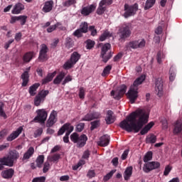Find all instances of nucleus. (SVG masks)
<instances>
[{"instance_id": "obj_44", "label": "nucleus", "mask_w": 182, "mask_h": 182, "mask_svg": "<svg viewBox=\"0 0 182 182\" xmlns=\"http://www.w3.org/2000/svg\"><path fill=\"white\" fill-rule=\"evenodd\" d=\"M78 96L80 99H85V96H86V90H85V87H80L79 89Z\"/></svg>"}, {"instance_id": "obj_62", "label": "nucleus", "mask_w": 182, "mask_h": 182, "mask_svg": "<svg viewBox=\"0 0 182 182\" xmlns=\"http://www.w3.org/2000/svg\"><path fill=\"white\" fill-rule=\"evenodd\" d=\"M95 46V41L92 40L87 41V49H92Z\"/></svg>"}, {"instance_id": "obj_57", "label": "nucleus", "mask_w": 182, "mask_h": 182, "mask_svg": "<svg viewBox=\"0 0 182 182\" xmlns=\"http://www.w3.org/2000/svg\"><path fill=\"white\" fill-rule=\"evenodd\" d=\"M45 181H46V178L45 176L36 177L32 180V182H45Z\"/></svg>"}, {"instance_id": "obj_8", "label": "nucleus", "mask_w": 182, "mask_h": 182, "mask_svg": "<svg viewBox=\"0 0 182 182\" xmlns=\"http://www.w3.org/2000/svg\"><path fill=\"white\" fill-rule=\"evenodd\" d=\"M127 90V86L122 85L120 87L119 90H112L110 95L114 97V99H115V100H120L121 98L123 97V96H124L126 94Z\"/></svg>"}, {"instance_id": "obj_18", "label": "nucleus", "mask_w": 182, "mask_h": 182, "mask_svg": "<svg viewBox=\"0 0 182 182\" xmlns=\"http://www.w3.org/2000/svg\"><path fill=\"white\" fill-rule=\"evenodd\" d=\"M96 9V5L91 4L90 6L83 7L81 10V14L84 16H87Z\"/></svg>"}, {"instance_id": "obj_6", "label": "nucleus", "mask_w": 182, "mask_h": 182, "mask_svg": "<svg viewBox=\"0 0 182 182\" xmlns=\"http://www.w3.org/2000/svg\"><path fill=\"white\" fill-rule=\"evenodd\" d=\"M110 48H112V46L109 43L104 44L102 47L101 58H102V61L105 63H107V61L113 56V53L112 51L109 52ZM107 52L108 54H107Z\"/></svg>"}, {"instance_id": "obj_61", "label": "nucleus", "mask_w": 182, "mask_h": 182, "mask_svg": "<svg viewBox=\"0 0 182 182\" xmlns=\"http://www.w3.org/2000/svg\"><path fill=\"white\" fill-rule=\"evenodd\" d=\"M83 129H85V123H80L76 127V132H82Z\"/></svg>"}, {"instance_id": "obj_27", "label": "nucleus", "mask_w": 182, "mask_h": 182, "mask_svg": "<svg viewBox=\"0 0 182 182\" xmlns=\"http://www.w3.org/2000/svg\"><path fill=\"white\" fill-rule=\"evenodd\" d=\"M33 153H35V149L33 147L31 146L27 151L23 154V160H28V159H31L32 156H33Z\"/></svg>"}, {"instance_id": "obj_43", "label": "nucleus", "mask_w": 182, "mask_h": 182, "mask_svg": "<svg viewBox=\"0 0 182 182\" xmlns=\"http://www.w3.org/2000/svg\"><path fill=\"white\" fill-rule=\"evenodd\" d=\"M153 159V152L151 151H148L146 155L144 157V163H147Z\"/></svg>"}, {"instance_id": "obj_39", "label": "nucleus", "mask_w": 182, "mask_h": 182, "mask_svg": "<svg viewBox=\"0 0 182 182\" xmlns=\"http://www.w3.org/2000/svg\"><path fill=\"white\" fill-rule=\"evenodd\" d=\"M5 105L4 102H0V117H4V119H8V116H6V113L4 111V107Z\"/></svg>"}, {"instance_id": "obj_11", "label": "nucleus", "mask_w": 182, "mask_h": 182, "mask_svg": "<svg viewBox=\"0 0 182 182\" xmlns=\"http://www.w3.org/2000/svg\"><path fill=\"white\" fill-rule=\"evenodd\" d=\"M160 163L157 161H151L147 162L144 164L143 171L144 173H150V171H153V170H156L159 168Z\"/></svg>"}, {"instance_id": "obj_32", "label": "nucleus", "mask_w": 182, "mask_h": 182, "mask_svg": "<svg viewBox=\"0 0 182 182\" xmlns=\"http://www.w3.org/2000/svg\"><path fill=\"white\" fill-rule=\"evenodd\" d=\"M65 73L62 72L60 73L59 75L56 76V77L53 80L54 85H60V82L65 79Z\"/></svg>"}, {"instance_id": "obj_9", "label": "nucleus", "mask_w": 182, "mask_h": 182, "mask_svg": "<svg viewBox=\"0 0 182 182\" xmlns=\"http://www.w3.org/2000/svg\"><path fill=\"white\" fill-rule=\"evenodd\" d=\"M37 116L33 119V122H38V123H45L48 119V112L45 109H37Z\"/></svg>"}, {"instance_id": "obj_3", "label": "nucleus", "mask_w": 182, "mask_h": 182, "mask_svg": "<svg viewBox=\"0 0 182 182\" xmlns=\"http://www.w3.org/2000/svg\"><path fill=\"white\" fill-rule=\"evenodd\" d=\"M19 159V152L16 150H13L9 152L8 156H4L0 158V170L4 168V166H7L8 167H13L14 162Z\"/></svg>"}, {"instance_id": "obj_55", "label": "nucleus", "mask_w": 182, "mask_h": 182, "mask_svg": "<svg viewBox=\"0 0 182 182\" xmlns=\"http://www.w3.org/2000/svg\"><path fill=\"white\" fill-rule=\"evenodd\" d=\"M42 102V98L39 97V95H36L34 99V105L35 106H41V102Z\"/></svg>"}, {"instance_id": "obj_51", "label": "nucleus", "mask_w": 182, "mask_h": 182, "mask_svg": "<svg viewBox=\"0 0 182 182\" xmlns=\"http://www.w3.org/2000/svg\"><path fill=\"white\" fill-rule=\"evenodd\" d=\"M76 4V0H67L63 3V6L69 7Z\"/></svg>"}, {"instance_id": "obj_45", "label": "nucleus", "mask_w": 182, "mask_h": 182, "mask_svg": "<svg viewBox=\"0 0 182 182\" xmlns=\"http://www.w3.org/2000/svg\"><path fill=\"white\" fill-rule=\"evenodd\" d=\"M164 58H165V55H164V53H163V52H161V51L158 52L157 55H156V60H157L158 63H159V64L162 63L163 59H164Z\"/></svg>"}, {"instance_id": "obj_40", "label": "nucleus", "mask_w": 182, "mask_h": 182, "mask_svg": "<svg viewBox=\"0 0 182 182\" xmlns=\"http://www.w3.org/2000/svg\"><path fill=\"white\" fill-rule=\"evenodd\" d=\"M90 131L93 132V130H95V129H97V127H99V126H100V120H95L94 122H90Z\"/></svg>"}, {"instance_id": "obj_41", "label": "nucleus", "mask_w": 182, "mask_h": 182, "mask_svg": "<svg viewBox=\"0 0 182 182\" xmlns=\"http://www.w3.org/2000/svg\"><path fill=\"white\" fill-rule=\"evenodd\" d=\"M110 70H112V65H107L103 70L102 76H103V77H105V76H107V75L110 74Z\"/></svg>"}, {"instance_id": "obj_13", "label": "nucleus", "mask_w": 182, "mask_h": 182, "mask_svg": "<svg viewBox=\"0 0 182 182\" xmlns=\"http://www.w3.org/2000/svg\"><path fill=\"white\" fill-rule=\"evenodd\" d=\"M155 90L159 97L163 96V78L158 77L155 80Z\"/></svg>"}, {"instance_id": "obj_24", "label": "nucleus", "mask_w": 182, "mask_h": 182, "mask_svg": "<svg viewBox=\"0 0 182 182\" xmlns=\"http://www.w3.org/2000/svg\"><path fill=\"white\" fill-rule=\"evenodd\" d=\"M55 76H56V71H54L53 73H49L47 76L42 80V85H46L47 83H49V82H52Z\"/></svg>"}, {"instance_id": "obj_12", "label": "nucleus", "mask_w": 182, "mask_h": 182, "mask_svg": "<svg viewBox=\"0 0 182 182\" xmlns=\"http://www.w3.org/2000/svg\"><path fill=\"white\" fill-rule=\"evenodd\" d=\"M49 52V48H48V46L46 44L43 43L41 45V50L39 52V56L38 59L39 60H46L48 58V53Z\"/></svg>"}, {"instance_id": "obj_35", "label": "nucleus", "mask_w": 182, "mask_h": 182, "mask_svg": "<svg viewBox=\"0 0 182 182\" xmlns=\"http://www.w3.org/2000/svg\"><path fill=\"white\" fill-rule=\"evenodd\" d=\"M43 161H45V156L39 155L36 160V166L38 167V168H42Z\"/></svg>"}, {"instance_id": "obj_54", "label": "nucleus", "mask_w": 182, "mask_h": 182, "mask_svg": "<svg viewBox=\"0 0 182 182\" xmlns=\"http://www.w3.org/2000/svg\"><path fill=\"white\" fill-rule=\"evenodd\" d=\"M59 159H60V154H55L53 156L50 158V161H53V163H55V161H58Z\"/></svg>"}, {"instance_id": "obj_64", "label": "nucleus", "mask_w": 182, "mask_h": 182, "mask_svg": "<svg viewBox=\"0 0 182 182\" xmlns=\"http://www.w3.org/2000/svg\"><path fill=\"white\" fill-rule=\"evenodd\" d=\"M95 176H96V173L95 172V170H90L87 173V177H88V178H93V177H95Z\"/></svg>"}, {"instance_id": "obj_36", "label": "nucleus", "mask_w": 182, "mask_h": 182, "mask_svg": "<svg viewBox=\"0 0 182 182\" xmlns=\"http://www.w3.org/2000/svg\"><path fill=\"white\" fill-rule=\"evenodd\" d=\"M112 34L110 33V31L106 30L100 36V42H103L104 41H106L107 38H112Z\"/></svg>"}, {"instance_id": "obj_30", "label": "nucleus", "mask_w": 182, "mask_h": 182, "mask_svg": "<svg viewBox=\"0 0 182 182\" xmlns=\"http://www.w3.org/2000/svg\"><path fill=\"white\" fill-rule=\"evenodd\" d=\"M156 141H157V136L153 134L148 135L146 138V144H154Z\"/></svg>"}, {"instance_id": "obj_33", "label": "nucleus", "mask_w": 182, "mask_h": 182, "mask_svg": "<svg viewBox=\"0 0 182 182\" xmlns=\"http://www.w3.org/2000/svg\"><path fill=\"white\" fill-rule=\"evenodd\" d=\"M80 59V54L75 51L72 53L70 60L74 64L76 65V63Z\"/></svg>"}, {"instance_id": "obj_23", "label": "nucleus", "mask_w": 182, "mask_h": 182, "mask_svg": "<svg viewBox=\"0 0 182 182\" xmlns=\"http://www.w3.org/2000/svg\"><path fill=\"white\" fill-rule=\"evenodd\" d=\"M14 174H15V171L12 168H9L1 172L2 178L6 179L12 178V177H14Z\"/></svg>"}, {"instance_id": "obj_7", "label": "nucleus", "mask_w": 182, "mask_h": 182, "mask_svg": "<svg viewBox=\"0 0 182 182\" xmlns=\"http://www.w3.org/2000/svg\"><path fill=\"white\" fill-rule=\"evenodd\" d=\"M118 35L119 36V39H122V41H125L127 38H130V36L132 35L130 26L126 25L119 28Z\"/></svg>"}, {"instance_id": "obj_28", "label": "nucleus", "mask_w": 182, "mask_h": 182, "mask_svg": "<svg viewBox=\"0 0 182 182\" xmlns=\"http://www.w3.org/2000/svg\"><path fill=\"white\" fill-rule=\"evenodd\" d=\"M154 126V123L153 122H149L148 124H146L140 132V134L141 136H144V134H147L149 133V131Z\"/></svg>"}, {"instance_id": "obj_59", "label": "nucleus", "mask_w": 182, "mask_h": 182, "mask_svg": "<svg viewBox=\"0 0 182 182\" xmlns=\"http://www.w3.org/2000/svg\"><path fill=\"white\" fill-rule=\"evenodd\" d=\"M72 80H73L72 76L70 75H68L65 77L64 80L62 82V85L65 86L66 83H69V82H72Z\"/></svg>"}, {"instance_id": "obj_1", "label": "nucleus", "mask_w": 182, "mask_h": 182, "mask_svg": "<svg viewBox=\"0 0 182 182\" xmlns=\"http://www.w3.org/2000/svg\"><path fill=\"white\" fill-rule=\"evenodd\" d=\"M148 122L149 114L143 109H136L119 123V127L128 133H132V132L139 133Z\"/></svg>"}, {"instance_id": "obj_16", "label": "nucleus", "mask_w": 182, "mask_h": 182, "mask_svg": "<svg viewBox=\"0 0 182 182\" xmlns=\"http://www.w3.org/2000/svg\"><path fill=\"white\" fill-rule=\"evenodd\" d=\"M25 9V5L21 2L16 3L11 10V14L13 15H19V14L22 13V11Z\"/></svg>"}, {"instance_id": "obj_5", "label": "nucleus", "mask_w": 182, "mask_h": 182, "mask_svg": "<svg viewBox=\"0 0 182 182\" xmlns=\"http://www.w3.org/2000/svg\"><path fill=\"white\" fill-rule=\"evenodd\" d=\"M124 14L123 15L126 18H130V16H134V14L139 11V4L135 3L134 5H129L125 4L124 6Z\"/></svg>"}, {"instance_id": "obj_10", "label": "nucleus", "mask_w": 182, "mask_h": 182, "mask_svg": "<svg viewBox=\"0 0 182 182\" xmlns=\"http://www.w3.org/2000/svg\"><path fill=\"white\" fill-rule=\"evenodd\" d=\"M65 132H67L65 135L66 137H69L70 133L73 132V126H71L70 123L69 122L64 124L61 127V128L58 132V135L62 136V134H63V133H65Z\"/></svg>"}, {"instance_id": "obj_19", "label": "nucleus", "mask_w": 182, "mask_h": 182, "mask_svg": "<svg viewBox=\"0 0 182 182\" xmlns=\"http://www.w3.org/2000/svg\"><path fill=\"white\" fill-rule=\"evenodd\" d=\"M109 143H110V136L108 135H103L100 138L97 144L100 146V147H106L107 146H109Z\"/></svg>"}, {"instance_id": "obj_38", "label": "nucleus", "mask_w": 182, "mask_h": 182, "mask_svg": "<svg viewBox=\"0 0 182 182\" xmlns=\"http://www.w3.org/2000/svg\"><path fill=\"white\" fill-rule=\"evenodd\" d=\"M80 30H81L84 33H87V31H89V25L87 22H82L80 25Z\"/></svg>"}, {"instance_id": "obj_31", "label": "nucleus", "mask_w": 182, "mask_h": 182, "mask_svg": "<svg viewBox=\"0 0 182 182\" xmlns=\"http://www.w3.org/2000/svg\"><path fill=\"white\" fill-rule=\"evenodd\" d=\"M39 86H41L39 83H35L29 87L28 92L31 96H35V95H36V90H38Z\"/></svg>"}, {"instance_id": "obj_63", "label": "nucleus", "mask_w": 182, "mask_h": 182, "mask_svg": "<svg viewBox=\"0 0 182 182\" xmlns=\"http://www.w3.org/2000/svg\"><path fill=\"white\" fill-rule=\"evenodd\" d=\"M171 166H170L169 165L166 166L164 171V176H168V174H170V171H171Z\"/></svg>"}, {"instance_id": "obj_14", "label": "nucleus", "mask_w": 182, "mask_h": 182, "mask_svg": "<svg viewBox=\"0 0 182 182\" xmlns=\"http://www.w3.org/2000/svg\"><path fill=\"white\" fill-rule=\"evenodd\" d=\"M102 114L100 112H94L92 113L87 114L85 117L82 119V122H92V120H95L96 119H100Z\"/></svg>"}, {"instance_id": "obj_46", "label": "nucleus", "mask_w": 182, "mask_h": 182, "mask_svg": "<svg viewBox=\"0 0 182 182\" xmlns=\"http://www.w3.org/2000/svg\"><path fill=\"white\" fill-rule=\"evenodd\" d=\"M116 173V170H112L109 173H108L107 175L104 176V181H109L113 177V174Z\"/></svg>"}, {"instance_id": "obj_34", "label": "nucleus", "mask_w": 182, "mask_h": 182, "mask_svg": "<svg viewBox=\"0 0 182 182\" xmlns=\"http://www.w3.org/2000/svg\"><path fill=\"white\" fill-rule=\"evenodd\" d=\"M65 45L67 49H70V48H73V46H75V41H73V39H72V38L67 37L65 38Z\"/></svg>"}, {"instance_id": "obj_17", "label": "nucleus", "mask_w": 182, "mask_h": 182, "mask_svg": "<svg viewBox=\"0 0 182 182\" xmlns=\"http://www.w3.org/2000/svg\"><path fill=\"white\" fill-rule=\"evenodd\" d=\"M23 130V128L22 127H19L16 131L13 132L7 138V141H14L15 139H17V137H19V134L22 133V131Z\"/></svg>"}, {"instance_id": "obj_42", "label": "nucleus", "mask_w": 182, "mask_h": 182, "mask_svg": "<svg viewBox=\"0 0 182 182\" xmlns=\"http://www.w3.org/2000/svg\"><path fill=\"white\" fill-rule=\"evenodd\" d=\"M80 136H79L77 133L74 132L70 135V140L73 141V143H77L79 141Z\"/></svg>"}, {"instance_id": "obj_4", "label": "nucleus", "mask_w": 182, "mask_h": 182, "mask_svg": "<svg viewBox=\"0 0 182 182\" xmlns=\"http://www.w3.org/2000/svg\"><path fill=\"white\" fill-rule=\"evenodd\" d=\"M146 46V40L144 38L133 40L126 43L125 50H132V49H143Z\"/></svg>"}, {"instance_id": "obj_56", "label": "nucleus", "mask_w": 182, "mask_h": 182, "mask_svg": "<svg viewBox=\"0 0 182 182\" xmlns=\"http://www.w3.org/2000/svg\"><path fill=\"white\" fill-rule=\"evenodd\" d=\"M43 133V129L39 128L34 132V137L36 139V137H39V136H42V134Z\"/></svg>"}, {"instance_id": "obj_50", "label": "nucleus", "mask_w": 182, "mask_h": 182, "mask_svg": "<svg viewBox=\"0 0 182 182\" xmlns=\"http://www.w3.org/2000/svg\"><path fill=\"white\" fill-rule=\"evenodd\" d=\"M96 12L97 15H103L106 12V6H99Z\"/></svg>"}, {"instance_id": "obj_58", "label": "nucleus", "mask_w": 182, "mask_h": 182, "mask_svg": "<svg viewBox=\"0 0 182 182\" xmlns=\"http://www.w3.org/2000/svg\"><path fill=\"white\" fill-rule=\"evenodd\" d=\"M50 168V164L49 161H46L43 165V172L48 173L49 171V168Z\"/></svg>"}, {"instance_id": "obj_2", "label": "nucleus", "mask_w": 182, "mask_h": 182, "mask_svg": "<svg viewBox=\"0 0 182 182\" xmlns=\"http://www.w3.org/2000/svg\"><path fill=\"white\" fill-rule=\"evenodd\" d=\"M144 80H146V75H141L136 78L127 93V96L132 105L137 100V97H139V86L143 83Z\"/></svg>"}, {"instance_id": "obj_37", "label": "nucleus", "mask_w": 182, "mask_h": 182, "mask_svg": "<svg viewBox=\"0 0 182 182\" xmlns=\"http://www.w3.org/2000/svg\"><path fill=\"white\" fill-rule=\"evenodd\" d=\"M156 4V0H146L144 10L147 11L148 9H150V8H153L154 4Z\"/></svg>"}, {"instance_id": "obj_15", "label": "nucleus", "mask_w": 182, "mask_h": 182, "mask_svg": "<svg viewBox=\"0 0 182 182\" xmlns=\"http://www.w3.org/2000/svg\"><path fill=\"white\" fill-rule=\"evenodd\" d=\"M56 122H58V112L55 110H53L50 114L49 119L47 121V127H52V126H53Z\"/></svg>"}, {"instance_id": "obj_29", "label": "nucleus", "mask_w": 182, "mask_h": 182, "mask_svg": "<svg viewBox=\"0 0 182 182\" xmlns=\"http://www.w3.org/2000/svg\"><path fill=\"white\" fill-rule=\"evenodd\" d=\"M133 173V167L129 166L127 167L124 173V178L126 181L129 180L130 177H132V174Z\"/></svg>"}, {"instance_id": "obj_48", "label": "nucleus", "mask_w": 182, "mask_h": 182, "mask_svg": "<svg viewBox=\"0 0 182 182\" xmlns=\"http://www.w3.org/2000/svg\"><path fill=\"white\" fill-rule=\"evenodd\" d=\"M74 65L75 64L70 60L65 63V64L63 65V69H72Z\"/></svg>"}, {"instance_id": "obj_47", "label": "nucleus", "mask_w": 182, "mask_h": 182, "mask_svg": "<svg viewBox=\"0 0 182 182\" xmlns=\"http://www.w3.org/2000/svg\"><path fill=\"white\" fill-rule=\"evenodd\" d=\"M28 19V16H18V21H19L21 26H23L25 23H26V20Z\"/></svg>"}, {"instance_id": "obj_49", "label": "nucleus", "mask_w": 182, "mask_h": 182, "mask_svg": "<svg viewBox=\"0 0 182 182\" xmlns=\"http://www.w3.org/2000/svg\"><path fill=\"white\" fill-rule=\"evenodd\" d=\"M88 31L91 32L92 36H96V35H97V30L96 29L95 26H90L88 28Z\"/></svg>"}, {"instance_id": "obj_20", "label": "nucleus", "mask_w": 182, "mask_h": 182, "mask_svg": "<svg viewBox=\"0 0 182 182\" xmlns=\"http://www.w3.org/2000/svg\"><path fill=\"white\" fill-rule=\"evenodd\" d=\"M105 122L107 124H112L114 122H116V116L112 110H108L105 117Z\"/></svg>"}, {"instance_id": "obj_25", "label": "nucleus", "mask_w": 182, "mask_h": 182, "mask_svg": "<svg viewBox=\"0 0 182 182\" xmlns=\"http://www.w3.org/2000/svg\"><path fill=\"white\" fill-rule=\"evenodd\" d=\"M21 79L23 80L21 86L23 87H25L28 86V83H29V73L28 71H25L21 75Z\"/></svg>"}, {"instance_id": "obj_52", "label": "nucleus", "mask_w": 182, "mask_h": 182, "mask_svg": "<svg viewBox=\"0 0 182 182\" xmlns=\"http://www.w3.org/2000/svg\"><path fill=\"white\" fill-rule=\"evenodd\" d=\"M83 33H84L80 29L78 28L74 31L73 35L76 38H82V36H83Z\"/></svg>"}, {"instance_id": "obj_60", "label": "nucleus", "mask_w": 182, "mask_h": 182, "mask_svg": "<svg viewBox=\"0 0 182 182\" xmlns=\"http://www.w3.org/2000/svg\"><path fill=\"white\" fill-rule=\"evenodd\" d=\"M49 95V91L48 90H44L38 93V95L41 99H45L46 96Z\"/></svg>"}, {"instance_id": "obj_21", "label": "nucleus", "mask_w": 182, "mask_h": 182, "mask_svg": "<svg viewBox=\"0 0 182 182\" xmlns=\"http://www.w3.org/2000/svg\"><path fill=\"white\" fill-rule=\"evenodd\" d=\"M52 9H53V1H47L43 4L42 11L44 12V14L50 12Z\"/></svg>"}, {"instance_id": "obj_53", "label": "nucleus", "mask_w": 182, "mask_h": 182, "mask_svg": "<svg viewBox=\"0 0 182 182\" xmlns=\"http://www.w3.org/2000/svg\"><path fill=\"white\" fill-rule=\"evenodd\" d=\"M59 25H60V23H57L53 26H50L47 28V32H48V33L53 32V31H55V29H56L59 26Z\"/></svg>"}, {"instance_id": "obj_26", "label": "nucleus", "mask_w": 182, "mask_h": 182, "mask_svg": "<svg viewBox=\"0 0 182 182\" xmlns=\"http://www.w3.org/2000/svg\"><path fill=\"white\" fill-rule=\"evenodd\" d=\"M34 56H35L34 52H32V51L28 52L25 53L24 55L23 56V62H26V63H29V61L31 59H33Z\"/></svg>"}, {"instance_id": "obj_22", "label": "nucleus", "mask_w": 182, "mask_h": 182, "mask_svg": "<svg viewBox=\"0 0 182 182\" xmlns=\"http://www.w3.org/2000/svg\"><path fill=\"white\" fill-rule=\"evenodd\" d=\"M86 141H87V136L83 134L80 136L78 138V141L77 142V147L79 149H82V147H85L86 146Z\"/></svg>"}]
</instances>
